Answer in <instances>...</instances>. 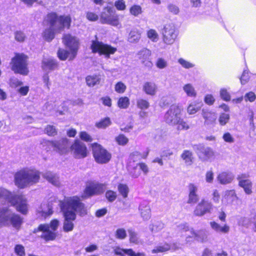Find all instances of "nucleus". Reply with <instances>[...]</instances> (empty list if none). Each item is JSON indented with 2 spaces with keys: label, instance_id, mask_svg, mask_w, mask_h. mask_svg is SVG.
<instances>
[{
  "label": "nucleus",
  "instance_id": "nucleus-27",
  "mask_svg": "<svg viewBox=\"0 0 256 256\" xmlns=\"http://www.w3.org/2000/svg\"><path fill=\"white\" fill-rule=\"evenodd\" d=\"M202 116L205 120L204 124H210L214 123L216 118V116L215 112L206 110H202Z\"/></svg>",
  "mask_w": 256,
  "mask_h": 256
},
{
  "label": "nucleus",
  "instance_id": "nucleus-61",
  "mask_svg": "<svg viewBox=\"0 0 256 256\" xmlns=\"http://www.w3.org/2000/svg\"><path fill=\"white\" fill-rule=\"evenodd\" d=\"M244 98L246 102L249 101L250 102H253L256 100V96L254 92H250L245 94Z\"/></svg>",
  "mask_w": 256,
  "mask_h": 256
},
{
  "label": "nucleus",
  "instance_id": "nucleus-36",
  "mask_svg": "<svg viewBox=\"0 0 256 256\" xmlns=\"http://www.w3.org/2000/svg\"><path fill=\"white\" fill-rule=\"evenodd\" d=\"M87 85L90 87H93L100 81V78L96 75L88 76L86 78Z\"/></svg>",
  "mask_w": 256,
  "mask_h": 256
},
{
  "label": "nucleus",
  "instance_id": "nucleus-39",
  "mask_svg": "<svg viewBox=\"0 0 256 256\" xmlns=\"http://www.w3.org/2000/svg\"><path fill=\"white\" fill-rule=\"evenodd\" d=\"M44 178L54 185H58V178L51 172L46 173L44 175Z\"/></svg>",
  "mask_w": 256,
  "mask_h": 256
},
{
  "label": "nucleus",
  "instance_id": "nucleus-19",
  "mask_svg": "<svg viewBox=\"0 0 256 256\" xmlns=\"http://www.w3.org/2000/svg\"><path fill=\"white\" fill-rule=\"evenodd\" d=\"M199 158L203 161L211 160L214 158V152L210 148H201L198 152Z\"/></svg>",
  "mask_w": 256,
  "mask_h": 256
},
{
  "label": "nucleus",
  "instance_id": "nucleus-11",
  "mask_svg": "<svg viewBox=\"0 0 256 256\" xmlns=\"http://www.w3.org/2000/svg\"><path fill=\"white\" fill-rule=\"evenodd\" d=\"M11 206L16 207V211L26 215L28 212V204L27 200L23 194H13L9 202Z\"/></svg>",
  "mask_w": 256,
  "mask_h": 256
},
{
  "label": "nucleus",
  "instance_id": "nucleus-21",
  "mask_svg": "<svg viewBox=\"0 0 256 256\" xmlns=\"http://www.w3.org/2000/svg\"><path fill=\"white\" fill-rule=\"evenodd\" d=\"M216 178L220 184H228L232 182L234 179V175L228 171L222 172L218 174Z\"/></svg>",
  "mask_w": 256,
  "mask_h": 256
},
{
  "label": "nucleus",
  "instance_id": "nucleus-38",
  "mask_svg": "<svg viewBox=\"0 0 256 256\" xmlns=\"http://www.w3.org/2000/svg\"><path fill=\"white\" fill-rule=\"evenodd\" d=\"M129 10L130 14L134 16H138L142 12L141 6L138 4H133L130 8Z\"/></svg>",
  "mask_w": 256,
  "mask_h": 256
},
{
  "label": "nucleus",
  "instance_id": "nucleus-18",
  "mask_svg": "<svg viewBox=\"0 0 256 256\" xmlns=\"http://www.w3.org/2000/svg\"><path fill=\"white\" fill-rule=\"evenodd\" d=\"M238 198L234 190H230L226 191L221 199L222 205L226 206L230 204H232L234 201L237 200Z\"/></svg>",
  "mask_w": 256,
  "mask_h": 256
},
{
  "label": "nucleus",
  "instance_id": "nucleus-26",
  "mask_svg": "<svg viewBox=\"0 0 256 256\" xmlns=\"http://www.w3.org/2000/svg\"><path fill=\"white\" fill-rule=\"evenodd\" d=\"M99 194L98 188L97 186H86L84 190V193L81 196V198L84 200Z\"/></svg>",
  "mask_w": 256,
  "mask_h": 256
},
{
  "label": "nucleus",
  "instance_id": "nucleus-46",
  "mask_svg": "<svg viewBox=\"0 0 256 256\" xmlns=\"http://www.w3.org/2000/svg\"><path fill=\"white\" fill-rule=\"evenodd\" d=\"M79 136L81 141L86 142H91L93 140L92 136L86 131L80 132Z\"/></svg>",
  "mask_w": 256,
  "mask_h": 256
},
{
  "label": "nucleus",
  "instance_id": "nucleus-52",
  "mask_svg": "<svg viewBox=\"0 0 256 256\" xmlns=\"http://www.w3.org/2000/svg\"><path fill=\"white\" fill-rule=\"evenodd\" d=\"M178 122L176 124V125L177 126L176 128L178 130H187L190 128L188 124L182 119L181 118V117L179 118Z\"/></svg>",
  "mask_w": 256,
  "mask_h": 256
},
{
  "label": "nucleus",
  "instance_id": "nucleus-56",
  "mask_svg": "<svg viewBox=\"0 0 256 256\" xmlns=\"http://www.w3.org/2000/svg\"><path fill=\"white\" fill-rule=\"evenodd\" d=\"M86 18L89 21L96 22L98 20L99 16L94 12H86Z\"/></svg>",
  "mask_w": 256,
  "mask_h": 256
},
{
  "label": "nucleus",
  "instance_id": "nucleus-57",
  "mask_svg": "<svg viewBox=\"0 0 256 256\" xmlns=\"http://www.w3.org/2000/svg\"><path fill=\"white\" fill-rule=\"evenodd\" d=\"M147 36L153 42H156L158 40V34L153 29H150L147 32Z\"/></svg>",
  "mask_w": 256,
  "mask_h": 256
},
{
  "label": "nucleus",
  "instance_id": "nucleus-5",
  "mask_svg": "<svg viewBox=\"0 0 256 256\" xmlns=\"http://www.w3.org/2000/svg\"><path fill=\"white\" fill-rule=\"evenodd\" d=\"M10 69L14 74L27 76L29 73L28 56L23 52H15L10 62Z\"/></svg>",
  "mask_w": 256,
  "mask_h": 256
},
{
  "label": "nucleus",
  "instance_id": "nucleus-15",
  "mask_svg": "<svg viewBox=\"0 0 256 256\" xmlns=\"http://www.w3.org/2000/svg\"><path fill=\"white\" fill-rule=\"evenodd\" d=\"M212 208L213 206L211 202L202 200L196 206L194 214L196 216H202L206 213H210Z\"/></svg>",
  "mask_w": 256,
  "mask_h": 256
},
{
  "label": "nucleus",
  "instance_id": "nucleus-49",
  "mask_svg": "<svg viewBox=\"0 0 256 256\" xmlns=\"http://www.w3.org/2000/svg\"><path fill=\"white\" fill-rule=\"evenodd\" d=\"M105 196L109 202H114L117 198L116 192L112 190H108L105 194Z\"/></svg>",
  "mask_w": 256,
  "mask_h": 256
},
{
  "label": "nucleus",
  "instance_id": "nucleus-8",
  "mask_svg": "<svg viewBox=\"0 0 256 256\" xmlns=\"http://www.w3.org/2000/svg\"><path fill=\"white\" fill-rule=\"evenodd\" d=\"M90 48L92 53L104 56L106 58H110V55L114 54L117 50L116 48L98 40L92 41Z\"/></svg>",
  "mask_w": 256,
  "mask_h": 256
},
{
  "label": "nucleus",
  "instance_id": "nucleus-35",
  "mask_svg": "<svg viewBox=\"0 0 256 256\" xmlns=\"http://www.w3.org/2000/svg\"><path fill=\"white\" fill-rule=\"evenodd\" d=\"M118 190L119 194L124 198H128L130 190L126 184L122 183L119 184L118 185Z\"/></svg>",
  "mask_w": 256,
  "mask_h": 256
},
{
  "label": "nucleus",
  "instance_id": "nucleus-6",
  "mask_svg": "<svg viewBox=\"0 0 256 256\" xmlns=\"http://www.w3.org/2000/svg\"><path fill=\"white\" fill-rule=\"evenodd\" d=\"M8 208L0 209V224L2 226L11 225L17 230H20L23 223V218L16 213L10 214Z\"/></svg>",
  "mask_w": 256,
  "mask_h": 256
},
{
  "label": "nucleus",
  "instance_id": "nucleus-40",
  "mask_svg": "<svg viewBox=\"0 0 256 256\" xmlns=\"http://www.w3.org/2000/svg\"><path fill=\"white\" fill-rule=\"evenodd\" d=\"M240 226H242L246 228H252L253 224L249 218L242 217L238 222Z\"/></svg>",
  "mask_w": 256,
  "mask_h": 256
},
{
  "label": "nucleus",
  "instance_id": "nucleus-29",
  "mask_svg": "<svg viewBox=\"0 0 256 256\" xmlns=\"http://www.w3.org/2000/svg\"><path fill=\"white\" fill-rule=\"evenodd\" d=\"M72 55V51L68 50L62 48H59L57 52V56L60 60H66L67 59L68 60H72L74 59H71Z\"/></svg>",
  "mask_w": 256,
  "mask_h": 256
},
{
  "label": "nucleus",
  "instance_id": "nucleus-13",
  "mask_svg": "<svg viewBox=\"0 0 256 256\" xmlns=\"http://www.w3.org/2000/svg\"><path fill=\"white\" fill-rule=\"evenodd\" d=\"M163 42L167 44H172L175 40L177 32L174 26L172 24H167L161 30Z\"/></svg>",
  "mask_w": 256,
  "mask_h": 256
},
{
  "label": "nucleus",
  "instance_id": "nucleus-31",
  "mask_svg": "<svg viewBox=\"0 0 256 256\" xmlns=\"http://www.w3.org/2000/svg\"><path fill=\"white\" fill-rule=\"evenodd\" d=\"M181 158L187 166H190L193 163V154L190 150H184L181 155Z\"/></svg>",
  "mask_w": 256,
  "mask_h": 256
},
{
  "label": "nucleus",
  "instance_id": "nucleus-16",
  "mask_svg": "<svg viewBox=\"0 0 256 256\" xmlns=\"http://www.w3.org/2000/svg\"><path fill=\"white\" fill-rule=\"evenodd\" d=\"M54 144V150L60 155L66 154L70 151L68 148V140L66 138H62L59 140H56L54 142H50Z\"/></svg>",
  "mask_w": 256,
  "mask_h": 256
},
{
  "label": "nucleus",
  "instance_id": "nucleus-41",
  "mask_svg": "<svg viewBox=\"0 0 256 256\" xmlns=\"http://www.w3.org/2000/svg\"><path fill=\"white\" fill-rule=\"evenodd\" d=\"M44 133L48 136H54L58 134V130L54 126L48 124L44 128Z\"/></svg>",
  "mask_w": 256,
  "mask_h": 256
},
{
  "label": "nucleus",
  "instance_id": "nucleus-4",
  "mask_svg": "<svg viewBox=\"0 0 256 256\" xmlns=\"http://www.w3.org/2000/svg\"><path fill=\"white\" fill-rule=\"evenodd\" d=\"M60 225V222L58 219L52 220L50 223L42 224L34 229L32 232L36 234L38 232H42L40 238L44 240L45 242L54 241L58 237V234L56 230Z\"/></svg>",
  "mask_w": 256,
  "mask_h": 256
},
{
  "label": "nucleus",
  "instance_id": "nucleus-42",
  "mask_svg": "<svg viewBox=\"0 0 256 256\" xmlns=\"http://www.w3.org/2000/svg\"><path fill=\"white\" fill-rule=\"evenodd\" d=\"M12 194V193L11 192L5 188H0V200L4 198L9 203Z\"/></svg>",
  "mask_w": 256,
  "mask_h": 256
},
{
  "label": "nucleus",
  "instance_id": "nucleus-54",
  "mask_svg": "<svg viewBox=\"0 0 256 256\" xmlns=\"http://www.w3.org/2000/svg\"><path fill=\"white\" fill-rule=\"evenodd\" d=\"M114 6L118 10L122 11L126 9V4L124 0H116Z\"/></svg>",
  "mask_w": 256,
  "mask_h": 256
},
{
  "label": "nucleus",
  "instance_id": "nucleus-43",
  "mask_svg": "<svg viewBox=\"0 0 256 256\" xmlns=\"http://www.w3.org/2000/svg\"><path fill=\"white\" fill-rule=\"evenodd\" d=\"M126 90V85L122 82H117L114 86L115 91L120 94H124Z\"/></svg>",
  "mask_w": 256,
  "mask_h": 256
},
{
  "label": "nucleus",
  "instance_id": "nucleus-63",
  "mask_svg": "<svg viewBox=\"0 0 256 256\" xmlns=\"http://www.w3.org/2000/svg\"><path fill=\"white\" fill-rule=\"evenodd\" d=\"M204 101L208 105H212L215 102L214 96L211 94H207L205 96Z\"/></svg>",
  "mask_w": 256,
  "mask_h": 256
},
{
  "label": "nucleus",
  "instance_id": "nucleus-44",
  "mask_svg": "<svg viewBox=\"0 0 256 256\" xmlns=\"http://www.w3.org/2000/svg\"><path fill=\"white\" fill-rule=\"evenodd\" d=\"M220 97L224 101L228 102L231 99V96L228 90L226 88H222L220 90Z\"/></svg>",
  "mask_w": 256,
  "mask_h": 256
},
{
  "label": "nucleus",
  "instance_id": "nucleus-59",
  "mask_svg": "<svg viewBox=\"0 0 256 256\" xmlns=\"http://www.w3.org/2000/svg\"><path fill=\"white\" fill-rule=\"evenodd\" d=\"M128 234L130 242L133 244H137L138 242L137 234L132 230H128Z\"/></svg>",
  "mask_w": 256,
  "mask_h": 256
},
{
  "label": "nucleus",
  "instance_id": "nucleus-12",
  "mask_svg": "<svg viewBox=\"0 0 256 256\" xmlns=\"http://www.w3.org/2000/svg\"><path fill=\"white\" fill-rule=\"evenodd\" d=\"M62 39L63 44L72 51L71 59H74L80 47L78 39L69 33L64 34Z\"/></svg>",
  "mask_w": 256,
  "mask_h": 256
},
{
  "label": "nucleus",
  "instance_id": "nucleus-30",
  "mask_svg": "<svg viewBox=\"0 0 256 256\" xmlns=\"http://www.w3.org/2000/svg\"><path fill=\"white\" fill-rule=\"evenodd\" d=\"M182 90L188 97L195 98L197 96V92L192 84H185L182 86Z\"/></svg>",
  "mask_w": 256,
  "mask_h": 256
},
{
  "label": "nucleus",
  "instance_id": "nucleus-34",
  "mask_svg": "<svg viewBox=\"0 0 256 256\" xmlns=\"http://www.w3.org/2000/svg\"><path fill=\"white\" fill-rule=\"evenodd\" d=\"M112 124V122L109 117L102 118L95 124L96 126L100 129H104Z\"/></svg>",
  "mask_w": 256,
  "mask_h": 256
},
{
  "label": "nucleus",
  "instance_id": "nucleus-32",
  "mask_svg": "<svg viewBox=\"0 0 256 256\" xmlns=\"http://www.w3.org/2000/svg\"><path fill=\"white\" fill-rule=\"evenodd\" d=\"M143 90L147 94L154 95L156 91V87L154 83L146 82L143 86Z\"/></svg>",
  "mask_w": 256,
  "mask_h": 256
},
{
  "label": "nucleus",
  "instance_id": "nucleus-24",
  "mask_svg": "<svg viewBox=\"0 0 256 256\" xmlns=\"http://www.w3.org/2000/svg\"><path fill=\"white\" fill-rule=\"evenodd\" d=\"M211 228L216 232L219 234H228L230 230V227L226 224L220 225L218 222L212 221L210 222Z\"/></svg>",
  "mask_w": 256,
  "mask_h": 256
},
{
  "label": "nucleus",
  "instance_id": "nucleus-7",
  "mask_svg": "<svg viewBox=\"0 0 256 256\" xmlns=\"http://www.w3.org/2000/svg\"><path fill=\"white\" fill-rule=\"evenodd\" d=\"M92 156L96 162L99 164L108 163L112 158V154L100 144L94 142L90 144Z\"/></svg>",
  "mask_w": 256,
  "mask_h": 256
},
{
  "label": "nucleus",
  "instance_id": "nucleus-1",
  "mask_svg": "<svg viewBox=\"0 0 256 256\" xmlns=\"http://www.w3.org/2000/svg\"><path fill=\"white\" fill-rule=\"evenodd\" d=\"M59 206L64 219L63 230L65 232L73 230V221L76 219V212L81 216H84L88 214L84 204L78 196L64 197L62 200L60 201Z\"/></svg>",
  "mask_w": 256,
  "mask_h": 256
},
{
  "label": "nucleus",
  "instance_id": "nucleus-51",
  "mask_svg": "<svg viewBox=\"0 0 256 256\" xmlns=\"http://www.w3.org/2000/svg\"><path fill=\"white\" fill-rule=\"evenodd\" d=\"M230 114L226 113H222L220 115V117L218 118V122L220 124L221 126L226 125L230 120Z\"/></svg>",
  "mask_w": 256,
  "mask_h": 256
},
{
  "label": "nucleus",
  "instance_id": "nucleus-22",
  "mask_svg": "<svg viewBox=\"0 0 256 256\" xmlns=\"http://www.w3.org/2000/svg\"><path fill=\"white\" fill-rule=\"evenodd\" d=\"M190 236L186 237V239L188 238H194L196 240L204 242L208 240V232L206 230H200L198 232H195L192 228L190 230Z\"/></svg>",
  "mask_w": 256,
  "mask_h": 256
},
{
  "label": "nucleus",
  "instance_id": "nucleus-2",
  "mask_svg": "<svg viewBox=\"0 0 256 256\" xmlns=\"http://www.w3.org/2000/svg\"><path fill=\"white\" fill-rule=\"evenodd\" d=\"M72 22L70 14H60L54 12H48L44 18L42 24L48 26L45 28L42 36L48 42H50L55 37L56 34H60L65 30H70Z\"/></svg>",
  "mask_w": 256,
  "mask_h": 256
},
{
  "label": "nucleus",
  "instance_id": "nucleus-48",
  "mask_svg": "<svg viewBox=\"0 0 256 256\" xmlns=\"http://www.w3.org/2000/svg\"><path fill=\"white\" fill-rule=\"evenodd\" d=\"M53 212L52 206V204H48V211L40 210L39 212L40 216L44 218L50 217L52 214Z\"/></svg>",
  "mask_w": 256,
  "mask_h": 256
},
{
  "label": "nucleus",
  "instance_id": "nucleus-62",
  "mask_svg": "<svg viewBox=\"0 0 256 256\" xmlns=\"http://www.w3.org/2000/svg\"><path fill=\"white\" fill-rule=\"evenodd\" d=\"M212 200L216 204H219L220 200V194L218 190H214L212 194Z\"/></svg>",
  "mask_w": 256,
  "mask_h": 256
},
{
  "label": "nucleus",
  "instance_id": "nucleus-14",
  "mask_svg": "<svg viewBox=\"0 0 256 256\" xmlns=\"http://www.w3.org/2000/svg\"><path fill=\"white\" fill-rule=\"evenodd\" d=\"M182 110V108L178 106H172L164 116L166 122L171 125H176L181 117Z\"/></svg>",
  "mask_w": 256,
  "mask_h": 256
},
{
  "label": "nucleus",
  "instance_id": "nucleus-25",
  "mask_svg": "<svg viewBox=\"0 0 256 256\" xmlns=\"http://www.w3.org/2000/svg\"><path fill=\"white\" fill-rule=\"evenodd\" d=\"M58 67V62L54 59L48 58L43 60L42 68L44 70H54Z\"/></svg>",
  "mask_w": 256,
  "mask_h": 256
},
{
  "label": "nucleus",
  "instance_id": "nucleus-50",
  "mask_svg": "<svg viewBox=\"0 0 256 256\" xmlns=\"http://www.w3.org/2000/svg\"><path fill=\"white\" fill-rule=\"evenodd\" d=\"M178 62L184 68L189 69L194 66V64L182 58L178 60Z\"/></svg>",
  "mask_w": 256,
  "mask_h": 256
},
{
  "label": "nucleus",
  "instance_id": "nucleus-17",
  "mask_svg": "<svg viewBox=\"0 0 256 256\" xmlns=\"http://www.w3.org/2000/svg\"><path fill=\"white\" fill-rule=\"evenodd\" d=\"M248 176L246 174H242L238 176L237 179L238 181V185L242 187L246 194H251L252 192V181L247 178Z\"/></svg>",
  "mask_w": 256,
  "mask_h": 256
},
{
  "label": "nucleus",
  "instance_id": "nucleus-20",
  "mask_svg": "<svg viewBox=\"0 0 256 256\" xmlns=\"http://www.w3.org/2000/svg\"><path fill=\"white\" fill-rule=\"evenodd\" d=\"M114 253L115 255L120 256H145L143 252L136 254L132 248L124 249L119 246L114 248Z\"/></svg>",
  "mask_w": 256,
  "mask_h": 256
},
{
  "label": "nucleus",
  "instance_id": "nucleus-10",
  "mask_svg": "<svg viewBox=\"0 0 256 256\" xmlns=\"http://www.w3.org/2000/svg\"><path fill=\"white\" fill-rule=\"evenodd\" d=\"M70 150L74 158L77 160L84 159L90 154L86 145L79 139L74 140L70 147Z\"/></svg>",
  "mask_w": 256,
  "mask_h": 256
},
{
  "label": "nucleus",
  "instance_id": "nucleus-53",
  "mask_svg": "<svg viewBox=\"0 0 256 256\" xmlns=\"http://www.w3.org/2000/svg\"><path fill=\"white\" fill-rule=\"evenodd\" d=\"M14 252L18 256H25L26 252L24 246L22 244H16L14 246Z\"/></svg>",
  "mask_w": 256,
  "mask_h": 256
},
{
  "label": "nucleus",
  "instance_id": "nucleus-60",
  "mask_svg": "<svg viewBox=\"0 0 256 256\" xmlns=\"http://www.w3.org/2000/svg\"><path fill=\"white\" fill-rule=\"evenodd\" d=\"M104 106L110 108L112 106V100L109 96H104L100 98Z\"/></svg>",
  "mask_w": 256,
  "mask_h": 256
},
{
  "label": "nucleus",
  "instance_id": "nucleus-33",
  "mask_svg": "<svg viewBox=\"0 0 256 256\" xmlns=\"http://www.w3.org/2000/svg\"><path fill=\"white\" fill-rule=\"evenodd\" d=\"M116 104L120 109H127L130 104V98L126 96H120L118 98Z\"/></svg>",
  "mask_w": 256,
  "mask_h": 256
},
{
  "label": "nucleus",
  "instance_id": "nucleus-37",
  "mask_svg": "<svg viewBox=\"0 0 256 256\" xmlns=\"http://www.w3.org/2000/svg\"><path fill=\"white\" fill-rule=\"evenodd\" d=\"M150 106V102L147 100L140 98L136 100V106L141 110H146Z\"/></svg>",
  "mask_w": 256,
  "mask_h": 256
},
{
  "label": "nucleus",
  "instance_id": "nucleus-3",
  "mask_svg": "<svg viewBox=\"0 0 256 256\" xmlns=\"http://www.w3.org/2000/svg\"><path fill=\"white\" fill-rule=\"evenodd\" d=\"M14 178L16 186L22 189L38 182L40 179V172L32 169L22 168L15 173Z\"/></svg>",
  "mask_w": 256,
  "mask_h": 256
},
{
  "label": "nucleus",
  "instance_id": "nucleus-45",
  "mask_svg": "<svg viewBox=\"0 0 256 256\" xmlns=\"http://www.w3.org/2000/svg\"><path fill=\"white\" fill-rule=\"evenodd\" d=\"M116 143L120 146H125L128 142V139L124 134H120L115 138Z\"/></svg>",
  "mask_w": 256,
  "mask_h": 256
},
{
  "label": "nucleus",
  "instance_id": "nucleus-55",
  "mask_svg": "<svg viewBox=\"0 0 256 256\" xmlns=\"http://www.w3.org/2000/svg\"><path fill=\"white\" fill-rule=\"evenodd\" d=\"M14 38L18 42H24L26 38V36L22 31H16L14 32Z\"/></svg>",
  "mask_w": 256,
  "mask_h": 256
},
{
  "label": "nucleus",
  "instance_id": "nucleus-58",
  "mask_svg": "<svg viewBox=\"0 0 256 256\" xmlns=\"http://www.w3.org/2000/svg\"><path fill=\"white\" fill-rule=\"evenodd\" d=\"M205 180L207 183L212 184L214 180V173L212 170H208L205 174Z\"/></svg>",
  "mask_w": 256,
  "mask_h": 256
},
{
  "label": "nucleus",
  "instance_id": "nucleus-23",
  "mask_svg": "<svg viewBox=\"0 0 256 256\" xmlns=\"http://www.w3.org/2000/svg\"><path fill=\"white\" fill-rule=\"evenodd\" d=\"M188 203L194 204L197 202L198 200V197L196 192L198 190V186L194 184H190L188 186Z\"/></svg>",
  "mask_w": 256,
  "mask_h": 256
},
{
  "label": "nucleus",
  "instance_id": "nucleus-47",
  "mask_svg": "<svg viewBox=\"0 0 256 256\" xmlns=\"http://www.w3.org/2000/svg\"><path fill=\"white\" fill-rule=\"evenodd\" d=\"M115 237L118 240H124L126 238V230L123 228H118L115 232Z\"/></svg>",
  "mask_w": 256,
  "mask_h": 256
},
{
  "label": "nucleus",
  "instance_id": "nucleus-9",
  "mask_svg": "<svg viewBox=\"0 0 256 256\" xmlns=\"http://www.w3.org/2000/svg\"><path fill=\"white\" fill-rule=\"evenodd\" d=\"M100 22L102 24H107L114 26L120 24L119 16L111 6H105L100 15Z\"/></svg>",
  "mask_w": 256,
  "mask_h": 256
},
{
  "label": "nucleus",
  "instance_id": "nucleus-64",
  "mask_svg": "<svg viewBox=\"0 0 256 256\" xmlns=\"http://www.w3.org/2000/svg\"><path fill=\"white\" fill-rule=\"evenodd\" d=\"M22 84V82L16 78H10V85L12 88H16Z\"/></svg>",
  "mask_w": 256,
  "mask_h": 256
},
{
  "label": "nucleus",
  "instance_id": "nucleus-28",
  "mask_svg": "<svg viewBox=\"0 0 256 256\" xmlns=\"http://www.w3.org/2000/svg\"><path fill=\"white\" fill-rule=\"evenodd\" d=\"M202 103L197 100L194 101L190 104L187 108V112L189 114H194L199 111L202 106Z\"/></svg>",
  "mask_w": 256,
  "mask_h": 256
}]
</instances>
